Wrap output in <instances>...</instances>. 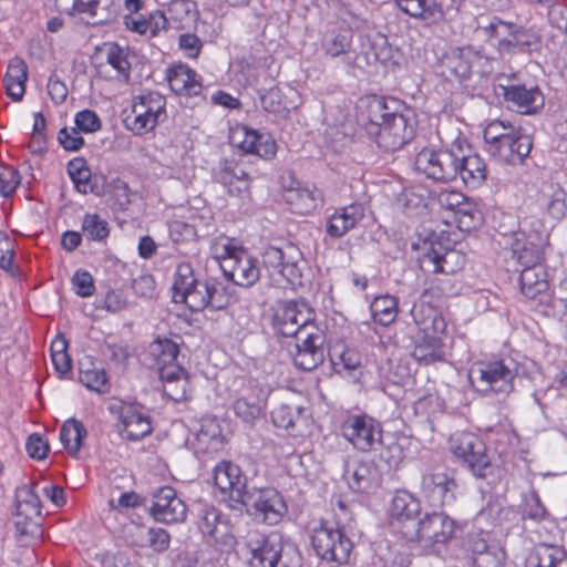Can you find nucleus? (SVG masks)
<instances>
[{
	"instance_id": "obj_37",
	"label": "nucleus",
	"mask_w": 567,
	"mask_h": 567,
	"mask_svg": "<svg viewBox=\"0 0 567 567\" xmlns=\"http://www.w3.org/2000/svg\"><path fill=\"white\" fill-rule=\"evenodd\" d=\"M286 202L292 212L308 214L321 203V194L316 187L297 185L286 190Z\"/></svg>"
},
{
	"instance_id": "obj_26",
	"label": "nucleus",
	"mask_w": 567,
	"mask_h": 567,
	"mask_svg": "<svg viewBox=\"0 0 567 567\" xmlns=\"http://www.w3.org/2000/svg\"><path fill=\"white\" fill-rule=\"evenodd\" d=\"M533 147L532 138L522 128L509 130L504 138L495 146L488 147V153L505 163L518 164L528 156Z\"/></svg>"
},
{
	"instance_id": "obj_45",
	"label": "nucleus",
	"mask_w": 567,
	"mask_h": 567,
	"mask_svg": "<svg viewBox=\"0 0 567 567\" xmlns=\"http://www.w3.org/2000/svg\"><path fill=\"white\" fill-rule=\"evenodd\" d=\"M412 355L424 364L443 361L445 353L439 334L425 333L423 340L415 346Z\"/></svg>"
},
{
	"instance_id": "obj_39",
	"label": "nucleus",
	"mask_w": 567,
	"mask_h": 567,
	"mask_svg": "<svg viewBox=\"0 0 567 567\" xmlns=\"http://www.w3.org/2000/svg\"><path fill=\"white\" fill-rule=\"evenodd\" d=\"M344 478L351 489L354 492H367L378 486V472L371 463H357L348 466L344 472Z\"/></svg>"
},
{
	"instance_id": "obj_8",
	"label": "nucleus",
	"mask_w": 567,
	"mask_h": 567,
	"mask_svg": "<svg viewBox=\"0 0 567 567\" xmlns=\"http://www.w3.org/2000/svg\"><path fill=\"white\" fill-rule=\"evenodd\" d=\"M450 449L478 478L494 477L499 472L498 466L492 463L487 455L485 444L472 433L461 432L452 435Z\"/></svg>"
},
{
	"instance_id": "obj_29",
	"label": "nucleus",
	"mask_w": 567,
	"mask_h": 567,
	"mask_svg": "<svg viewBox=\"0 0 567 567\" xmlns=\"http://www.w3.org/2000/svg\"><path fill=\"white\" fill-rule=\"evenodd\" d=\"M547 240V233L543 229H537L535 235H529L525 239V234L516 235L512 243L513 257L517 262L526 267H534L535 265H543L544 255L542 247Z\"/></svg>"
},
{
	"instance_id": "obj_41",
	"label": "nucleus",
	"mask_w": 567,
	"mask_h": 567,
	"mask_svg": "<svg viewBox=\"0 0 567 567\" xmlns=\"http://www.w3.org/2000/svg\"><path fill=\"white\" fill-rule=\"evenodd\" d=\"M526 567H567V555L558 546L540 544L529 554Z\"/></svg>"
},
{
	"instance_id": "obj_21",
	"label": "nucleus",
	"mask_w": 567,
	"mask_h": 567,
	"mask_svg": "<svg viewBox=\"0 0 567 567\" xmlns=\"http://www.w3.org/2000/svg\"><path fill=\"white\" fill-rule=\"evenodd\" d=\"M272 326L277 333L292 338L306 326H316L315 313L303 302H285L277 308Z\"/></svg>"
},
{
	"instance_id": "obj_1",
	"label": "nucleus",
	"mask_w": 567,
	"mask_h": 567,
	"mask_svg": "<svg viewBox=\"0 0 567 567\" xmlns=\"http://www.w3.org/2000/svg\"><path fill=\"white\" fill-rule=\"evenodd\" d=\"M369 125L367 131L375 136L378 146L386 152H394L409 143L415 132V122L411 111L391 110L389 102L373 95L367 101Z\"/></svg>"
},
{
	"instance_id": "obj_18",
	"label": "nucleus",
	"mask_w": 567,
	"mask_h": 567,
	"mask_svg": "<svg viewBox=\"0 0 567 567\" xmlns=\"http://www.w3.org/2000/svg\"><path fill=\"white\" fill-rule=\"evenodd\" d=\"M360 52L354 56V68L364 70L375 63L385 66L398 65L400 52L393 48L388 38L381 33L361 37Z\"/></svg>"
},
{
	"instance_id": "obj_11",
	"label": "nucleus",
	"mask_w": 567,
	"mask_h": 567,
	"mask_svg": "<svg viewBox=\"0 0 567 567\" xmlns=\"http://www.w3.org/2000/svg\"><path fill=\"white\" fill-rule=\"evenodd\" d=\"M442 65L451 75L462 80L473 74L485 78L493 71V59L474 47L453 48L444 54Z\"/></svg>"
},
{
	"instance_id": "obj_35",
	"label": "nucleus",
	"mask_w": 567,
	"mask_h": 567,
	"mask_svg": "<svg viewBox=\"0 0 567 567\" xmlns=\"http://www.w3.org/2000/svg\"><path fill=\"white\" fill-rule=\"evenodd\" d=\"M267 394L261 389H250L234 402V412L246 423H254L262 413Z\"/></svg>"
},
{
	"instance_id": "obj_30",
	"label": "nucleus",
	"mask_w": 567,
	"mask_h": 567,
	"mask_svg": "<svg viewBox=\"0 0 567 567\" xmlns=\"http://www.w3.org/2000/svg\"><path fill=\"white\" fill-rule=\"evenodd\" d=\"M308 416L305 408L292 403H282L271 412L275 426L284 429L295 436L303 435L309 423Z\"/></svg>"
},
{
	"instance_id": "obj_42",
	"label": "nucleus",
	"mask_w": 567,
	"mask_h": 567,
	"mask_svg": "<svg viewBox=\"0 0 567 567\" xmlns=\"http://www.w3.org/2000/svg\"><path fill=\"white\" fill-rule=\"evenodd\" d=\"M324 54L336 59L342 56L343 61L354 68L355 52L352 51V38L349 33H329L321 43Z\"/></svg>"
},
{
	"instance_id": "obj_38",
	"label": "nucleus",
	"mask_w": 567,
	"mask_h": 567,
	"mask_svg": "<svg viewBox=\"0 0 567 567\" xmlns=\"http://www.w3.org/2000/svg\"><path fill=\"white\" fill-rule=\"evenodd\" d=\"M28 79V66L21 58L10 60L7 73L3 79L7 94L13 101H20L25 92V82Z\"/></svg>"
},
{
	"instance_id": "obj_43",
	"label": "nucleus",
	"mask_w": 567,
	"mask_h": 567,
	"mask_svg": "<svg viewBox=\"0 0 567 567\" xmlns=\"http://www.w3.org/2000/svg\"><path fill=\"white\" fill-rule=\"evenodd\" d=\"M520 289L525 297L536 298L548 289V275L544 265H535L520 270Z\"/></svg>"
},
{
	"instance_id": "obj_54",
	"label": "nucleus",
	"mask_w": 567,
	"mask_h": 567,
	"mask_svg": "<svg viewBox=\"0 0 567 567\" xmlns=\"http://www.w3.org/2000/svg\"><path fill=\"white\" fill-rule=\"evenodd\" d=\"M399 8L413 18L434 19L441 16L434 0H395Z\"/></svg>"
},
{
	"instance_id": "obj_40",
	"label": "nucleus",
	"mask_w": 567,
	"mask_h": 567,
	"mask_svg": "<svg viewBox=\"0 0 567 567\" xmlns=\"http://www.w3.org/2000/svg\"><path fill=\"white\" fill-rule=\"evenodd\" d=\"M411 316L424 333L440 334L445 330L446 324L443 317L434 307L424 301L414 303Z\"/></svg>"
},
{
	"instance_id": "obj_23",
	"label": "nucleus",
	"mask_w": 567,
	"mask_h": 567,
	"mask_svg": "<svg viewBox=\"0 0 567 567\" xmlns=\"http://www.w3.org/2000/svg\"><path fill=\"white\" fill-rule=\"evenodd\" d=\"M497 86L508 106L520 114H533L544 106V95L536 85L499 82Z\"/></svg>"
},
{
	"instance_id": "obj_6",
	"label": "nucleus",
	"mask_w": 567,
	"mask_h": 567,
	"mask_svg": "<svg viewBox=\"0 0 567 567\" xmlns=\"http://www.w3.org/2000/svg\"><path fill=\"white\" fill-rule=\"evenodd\" d=\"M478 29L501 55L537 51L542 44V35L535 28H524L498 17H492Z\"/></svg>"
},
{
	"instance_id": "obj_46",
	"label": "nucleus",
	"mask_w": 567,
	"mask_h": 567,
	"mask_svg": "<svg viewBox=\"0 0 567 567\" xmlns=\"http://www.w3.org/2000/svg\"><path fill=\"white\" fill-rule=\"evenodd\" d=\"M260 102L266 112L279 117H285L297 106L279 87L275 86L260 94Z\"/></svg>"
},
{
	"instance_id": "obj_36",
	"label": "nucleus",
	"mask_w": 567,
	"mask_h": 567,
	"mask_svg": "<svg viewBox=\"0 0 567 567\" xmlns=\"http://www.w3.org/2000/svg\"><path fill=\"white\" fill-rule=\"evenodd\" d=\"M197 447L207 454L220 452L225 446V436L217 419L206 417L196 435Z\"/></svg>"
},
{
	"instance_id": "obj_44",
	"label": "nucleus",
	"mask_w": 567,
	"mask_h": 567,
	"mask_svg": "<svg viewBox=\"0 0 567 567\" xmlns=\"http://www.w3.org/2000/svg\"><path fill=\"white\" fill-rule=\"evenodd\" d=\"M460 258L456 250L443 248L441 244H431L424 252L423 262L432 264L434 272L452 274L456 270L454 261Z\"/></svg>"
},
{
	"instance_id": "obj_20",
	"label": "nucleus",
	"mask_w": 567,
	"mask_h": 567,
	"mask_svg": "<svg viewBox=\"0 0 567 567\" xmlns=\"http://www.w3.org/2000/svg\"><path fill=\"white\" fill-rule=\"evenodd\" d=\"M198 527L221 550H230L238 544L230 519L214 506H204L200 509ZM239 544L243 545L241 540Z\"/></svg>"
},
{
	"instance_id": "obj_14",
	"label": "nucleus",
	"mask_w": 567,
	"mask_h": 567,
	"mask_svg": "<svg viewBox=\"0 0 567 567\" xmlns=\"http://www.w3.org/2000/svg\"><path fill=\"white\" fill-rule=\"evenodd\" d=\"M239 504L246 506L256 519L268 525L279 523L287 512L282 496L272 487L249 488Z\"/></svg>"
},
{
	"instance_id": "obj_50",
	"label": "nucleus",
	"mask_w": 567,
	"mask_h": 567,
	"mask_svg": "<svg viewBox=\"0 0 567 567\" xmlns=\"http://www.w3.org/2000/svg\"><path fill=\"white\" fill-rule=\"evenodd\" d=\"M540 202L551 218L560 220L565 217L567 205L566 193L563 188L550 185L547 189L542 192Z\"/></svg>"
},
{
	"instance_id": "obj_47",
	"label": "nucleus",
	"mask_w": 567,
	"mask_h": 567,
	"mask_svg": "<svg viewBox=\"0 0 567 567\" xmlns=\"http://www.w3.org/2000/svg\"><path fill=\"white\" fill-rule=\"evenodd\" d=\"M421 512V503L411 493L399 491L392 498L390 513L398 520H408Z\"/></svg>"
},
{
	"instance_id": "obj_57",
	"label": "nucleus",
	"mask_w": 567,
	"mask_h": 567,
	"mask_svg": "<svg viewBox=\"0 0 567 567\" xmlns=\"http://www.w3.org/2000/svg\"><path fill=\"white\" fill-rule=\"evenodd\" d=\"M82 231L91 240H103L109 236L107 223L97 214H86L82 221Z\"/></svg>"
},
{
	"instance_id": "obj_63",
	"label": "nucleus",
	"mask_w": 567,
	"mask_h": 567,
	"mask_svg": "<svg viewBox=\"0 0 567 567\" xmlns=\"http://www.w3.org/2000/svg\"><path fill=\"white\" fill-rule=\"evenodd\" d=\"M76 130L84 133H93L101 128V120L92 110H82L75 114Z\"/></svg>"
},
{
	"instance_id": "obj_12",
	"label": "nucleus",
	"mask_w": 567,
	"mask_h": 567,
	"mask_svg": "<svg viewBox=\"0 0 567 567\" xmlns=\"http://www.w3.org/2000/svg\"><path fill=\"white\" fill-rule=\"evenodd\" d=\"M417 172L439 183H449L457 177L456 141L450 148H423L415 156Z\"/></svg>"
},
{
	"instance_id": "obj_17",
	"label": "nucleus",
	"mask_w": 567,
	"mask_h": 567,
	"mask_svg": "<svg viewBox=\"0 0 567 567\" xmlns=\"http://www.w3.org/2000/svg\"><path fill=\"white\" fill-rule=\"evenodd\" d=\"M457 487L453 473L443 467L424 472L420 483L421 494L435 507L452 504L455 501Z\"/></svg>"
},
{
	"instance_id": "obj_49",
	"label": "nucleus",
	"mask_w": 567,
	"mask_h": 567,
	"mask_svg": "<svg viewBox=\"0 0 567 567\" xmlns=\"http://www.w3.org/2000/svg\"><path fill=\"white\" fill-rule=\"evenodd\" d=\"M86 429L84 425L75 420H66L60 430V441L65 450L72 455H78L83 439L86 436Z\"/></svg>"
},
{
	"instance_id": "obj_61",
	"label": "nucleus",
	"mask_w": 567,
	"mask_h": 567,
	"mask_svg": "<svg viewBox=\"0 0 567 567\" xmlns=\"http://www.w3.org/2000/svg\"><path fill=\"white\" fill-rule=\"evenodd\" d=\"M168 12L172 20L178 22L181 27L194 21L195 13L193 4L188 0H174L168 7Z\"/></svg>"
},
{
	"instance_id": "obj_59",
	"label": "nucleus",
	"mask_w": 567,
	"mask_h": 567,
	"mask_svg": "<svg viewBox=\"0 0 567 567\" xmlns=\"http://www.w3.org/2000/svg\"><path fill=\"white\" fill-rule=\"evenodd\" d=\"M106 61L120 75H123L125 80L128 79L130 63L123 48L115 43L110 44L106 51Z\"/></svg>"
},
{
	"instance_id": "obj_19",
	"label": "nucleus",
	"mask_w": 567,
	"mask_h": 567,
	"mask_svg": "<svg viewBox=\"0 0 567 567\" xmlns=\"http://www.w3.org/2000/svg\"><path fill=\"white\" fill-rule=\"evenodd\" d=\"M110 413L118 421L121 435L130 441H138L152 432L150 417L131 403L113 400L109 404Z\"/></svg>"
},
{
	"instance_id": "obj_27",
	"label": "nucleus",
	"mask_w": 567,
	"mask_h": 567,
	"mask_svg": "<svg viewBox=\"0 0 567 567\" xmlns=\"http://www.w3.org/2000/svg\"><path fill=\"white\" fill-rule=\"evenodd\" d=\"M226 278L240 287H251L260 277L258 260L246 249L239 250L235 257L223 262Z\"/></svg>"
},
{
	"instance_id": "obj_62",
	"label": "nucleus",
	"mask_w": 567,
	"mask_h": 567,
	"mask_svg": "<svg viewBox=\"0 0 567 567\" xmlns=\"http://www.w3.org/2000/svg\"><path fill=\"white\" fill-rule=\"evenodd\" d=\"M516 127L512 125L509 122L505 123L503 121H493L491 122L484 130L483 136L484 141L489 146H495L501 138H504L507 134H509V130H515Z\"/></svg>"
},
{
	"instance_id": "obj_7",
	"label": "nucleus",
	"mask_w": 567,
	"mask_h": 567,
	"mask_svg": "<svg viewBox=\"0 0 567 567\" xmlns=\"http://www.w3.org/2000/svg\"><path fill=\"white\" fill-rule=\"evenodd\" d=\"M456 523L443 512L426 513L416 524L411 542L426 556H441L454 538Z\"/></svg>"
},
{
	"instance_id": "obj_48",
	"label": "nucleus",
	"mask_w": 567,
	"mask_h": 567,
	"mask_svg": "<svg viewBox=\"0 0 567 567\" xmlns=\"http://www.w3.org/2000/svg\"><path fill=\"white\" fill-rule=\"evenodd\" d=\"M331 363L338 373L352 372L361 367V355L344 344H336L329 351Z\"/></svg>"
},
{
	"instance_id": "obj_34",
	"label": "nucleus",
	"mask_w": 567,
	"mask_h": 567,
	"mask_svg": "<svg viewBox=\"0 0 567 567\" xmlns=\"http://www.w3.org/2000/svg\"><path fill=\"white\" fill-rule=\"evenodd\" d=\"M123 22L127 30L148 37H156L167 28V18L161 10H154L147 14L124 16Z\"/></svg>"
},
{
	"instance_id": "obj_64",
	"label": "nucleus",
	"mask_w": 567,
	"mask_h": 567,
	"mask_svg": "<svg viewBox=\"0 0 567 567\" xmlns=\"http://www.w3.org/2000/svg\"><path fill=\"white\" fill-rule=\"evenodd\" d=\"M505 558V553L496 545H492V547L477 557H474V561L477 567H502Z\"/></svg>"
},
{
	"instance_id": "obj_52",
	"label": "nucleus",
	"mask_w": 567,
	"mask_h": 567,
	"mask_svg": "<svg viewBox=\"0 0 567 567\" xmlns=\"http://www.w3.org/2000/svg\"><path fill=\"white\" fill-rule=\"evenodd\" d=\"M80 382L91 391L106 392L107 378L104 369L93 367L92 362H80Z\"/></svg>"
},
{
	"instance_id": "obj_10",
	"label": "nucleus",
	"mask_w": 567,
	"mask_h": 567,
	"mask_svg": "<svg viewBox=\"0 0 567 567\" xmlns=\"http://www.w3.org/2000/svg\"><path fill=\"white\" fill-rule=\"evenodd\" d=\"M262 265L268 275L277 282L284 279L290 286H300L302 282V257L297 247L289 245L286 248L268 246L262 251Z\"/></svg>"
},
{
	"instance_id": "obj_55",
	"label": "nucleus",
	"mask_w": 567,
	"mask_h": 567,
	"mask_svg": "<svg viewBox=\"0 0 567 567\" xmlns=\"http://www.w3.org/2000/svg\"><path fill=\"white\" fill-rule=\"evenodd\" d=\"M69 175L78 192L82 194L93 193L94 187L91 181V171L82 159H74L69 163Z\"/></svg>"
},
{
	"instance_id": "obj_4",
	"label": "nucleus",
	"mask_w": 567,
	"mask_h": 567,
	"mask_svg": "<svg viewBox=\"0 0 567 567\" xmlns=\"http://www.w3.org/2000/svg\"><path fill=\"white\" fill-rule=\"evenodd\" d=\"M524 367L511 357L492 358L475 362L468 372L474 390L483 396H508L515 390V379Z\"/></svg>"
},
{
	"instance_id": "obj_56",
	"label": "nucleus",
	"mask_w": 567,
	"mask_h": 567,
	"mask_svg": "<svg viewBox=\"0 0 567 567\" xmlns=\"http://www.w3.org/2000/svg\"><path fill=\"white\" fill-rule=\"evenodd\" d=\"M17 511L20 515L40 514V498L34 491L23 486L17 492Z\"/></svg>"
},
{
	"instance_id": "obj_28",
	"label": "nucleus",
	"mask_w": 567,
	"mask_h": 567,
	"mask_svg": "<svg viewBox=\"0 0 567 567\" xmlns=\"http://www.w3.org/2000/svg\"><path fill=\"white\" fill-rule=\"evenodd\" d=\"M214 482L224 495L236 503L243 501L249 489L240 467L230 461H221L214 467Z\"/></svg>"
},
{
	"instance_id": "obj_5",
	"label": "nucleus",
	"mask_w": 567,
	"mask_h": 567,
	"mask_svg": "<svg viewBox=\"0 0 567 567\" xmlns=\"http://www.w3.org/2000/svg\"><path fill=\"white\" fill-rule=\"evenodd\" d=\"M163 383L164 394L174 402L187 400L190 391L188 373L177 362V343L167 338H157L148 347Z\"/></svg>"
},
{
	"instance_id": "obj_32",
	"label": "nucleus",
	"mask_w": 567,
	"mask_h": 567,
	"mask_svg": "<svg viewBox=\"0 0 567 567\" xmlns=\"http://www.w3.org/2000/svg\"><path fill=\"white\" fill-rule=\"evenodd\" d=\"M277 74L278 71L274 68V59L271 56H264L257 62L247 63L241 70V78L245 84L256 89L258 92L271 85Z\"/></svg>"
},
{
	"instance_id": "obj_3",
	"label": "nucleus",
	"mask_w": 567,
	"mask_h": 567,
	"mask_svg": "<svg viewBox=\"0 0 567 567\" xmlns=\"http://www.w3.org/2000/svg\"><path fill=\"white\" fill-rule=\"evenodd\" d=\"M241 544L250 554L249 567H301V554L297 546L284 540L278 533L265 535L258 529H248Z\"/></svg>"
},
{
	"instance_id": "obj_53",
	"label": "nucleus",
	"mask_w": 567,
	"mask_h": 567,
	"mask_svg": "<svg viewBox=\"0 0 567 567\" xmlns=\"http://www.w3.org/2000/svg\"><path fill=\"white\" fill-rule=\"evenodd\" d=\"M200 217L193 214L189 221L173 219L168 223L169 237L174 243H189L196 239L198 233L197 220Z\"/></svg>"
},
{
	"instance_id": "obj_58",
	"label": "nucleus",
	"mask_w": 567,
	"mask_h": 567,
	"mask_svg": "<svg viewBox=\"0 0 567 567\" xmlns=\"http://www.w3.org/2000/svg\"><path fill=\"white\" fill-rule=\"evenodd\" d=\"M405 213L409 215L421 214L427 207V195L422 188L405 189L401 198Z\"/></svg>"
},
{
	"instance_id": "obj_22",
	"label": "nucleus",
	"mask_w": 567,
	"mask_h": 567,
	"mask_svg": "<svg viewBox=\"0 0 567 567\" xmlns=\"http://www.w3.org/2000/svg\"><path fill=\"white\" fill-rule=\"evenodd\" d=\"M151 516L164 524L181 523L186 518L187 506L171 486H162L153 493Z\"/></svg>"
},
{
	"instance_id": "obj_33",
	"label": "nucleus",
	"mask_w": 567,
	"mask_h": 567,
	"mask_svg": "<svg viewBox=\"0 0 567 567\" xmlns=\"http://www.w3.org/2000/svg\"><path fill=\"white\" fill-rule=\"evenodd\" d=\"M364 217L362 204L353 203L336 210L327 223V234L332 238H340Z\"/></svg>"
},
{
	"instance_id": "obj_13",
	"label": "nucleus",
	"mask_w": 567,
	"mask_h": 567,
	"mask_svg": "<svg viewBox=\"0 0 567 567\" xmlns=\"http://www.w3.org/2000/svg\"><path fill=\"white\" fill-rule=\"evenodd\" d=\"M293 348L289 350L292 361L297 368L303 371H311L324 361V333L316 326H306L300 332L292 337Z\"/></svg>"
},
{
	"instance_id": "obj_24",
	"label": "nucleus",
	"mask_w": 567,
	"mask_h": 567,
	"mask_svg": "<svg viewBox=\"0 0 567 567\" xmlns=\"http://www.w3.org/2000/svg\"><path fill=\"white\" fill-rule=\"evenodd\" d=\"M456 171L462 182L471 188L483 184L487 176L484 159L465 141H456Z\"/></svg>"
},
{
	"instance_id": "obj_2",
	"label": "nucleus",
	"mask_w": 567,
	"mask_h": 567,
	"mask_svg": "<svg viewBox=\"0 0 567 567\" xmlns=\"http://www.w3.org/2000/svg\"><path fill=\"white\" fill-rule=\"evenodd\" d=\"M173 301L184 303L192 311L207 307L219 310L228 305V296L221 284L215 280H200L195 276L189 262H181L175 270Z\"/></svg>"
},
{
	"instance_id": "obj_16",
	"label": "nucleus",
	"mask_w": 567,
	"mask_h": 567,
	"mask_svg": "<svg viewBox=\"0 0 567 567\" xmlns=\"http://www.w3.org/2000/svg\"><path fill=\"white\" fill-rule=\"evenodd\" d=\"M342 436L358 451H377L383 445L380 424L367 415H351L341 425Z\"/></svg>"
},
{
	"instance_id": "obj_60",
	"label": "nucleus",
	"mask_w": 567,
	"mask_h": 567,
	"mask_svg": "<svg viewBox=\"0 0 567 567\" xmlns=\"http://www.w3.org/2000/svg\"><path fill=\"white\" fill-rule=\"evenodd\" d=\"M246 172L235 162L224 161L215 172V179L225 187H231Z\"/></svg>"
},
{
	"instance_id": "obj_31",
	"label": "nucleus",
	"mask_w": 567,
	"mask_h": 567,
	"mask_svg": "<svg viewBox=\"0 0 567 567\" xmlns=\"http://www.w3.org/2000/svg\"><path fill=\"white\" fill-rule=\"evenodd\" d=\"M166 80L173 92L185 96H197L202 93L200 76L186 64H176L167 69Z\"/></svg>"
},
{
	"instance_id": "obj_25",
	"label": "nucleus",
	"mask_w": 567,
	"mask_h": 567,
	"mask_svg": "<svg viewBox=\"0 0 567 567\" xmlns=\"http://www.w3.org/2000/svg\"><path fill=\"white\" fill-rule=\"evenodd\" d=\"M229 142L244 153L255 154L261 158H271L276 154V142L271 136L244 125L230 131Z\"/></svg>"
},
{
	"instance_id": "obj_9",
	"label": "nucleus",
	"mask_w": 567,
	"mask_h": 567,
	"mask_svg": "<svg viewBox=\"0 0 567 567\" xmlns=\"http://www.w3.org/2000/svg\"><path fill=\"white\" fill-rule=\"evenodd\" d=\"M165 106L166 99L161 93L143 92L133 99L125 126L136 135L148 133L165 117Z\"/></svg>"
},
{
	"instance_id": "obj_15",
	"label": "nucleus",
	"mask_w": 567,
	"mask_h": 567,
	"mask_svg": "<svg viewBox=\"0 0 567 567\" xmlns=\"http://www.w3.org/2000/svg\"><path fill=\"white\" fill-rule=\"evenodd\" d=\"M343 527L333 528L320 524L312 532L311 545L317 555L329 561L347 563L352 549L351 540L344 535Z\"/></svg>"
},
{
	"instance_id": "obj_51",
	"label": "nucleus",
	"mask_w": 567,
	"mask_h": 567,
	"mask_svg": "<svg viewBox=\"0 0 567 567\" xmlns=\"http://www.w3.org/2000/svg\"><path fill=\"white\" fill-rule=\"evenodd\" d=\"M370 310L375 322L389 326L396 319L398 301L390 295L379 296L371 303Z\"/></svg>"
}]
</instances>
